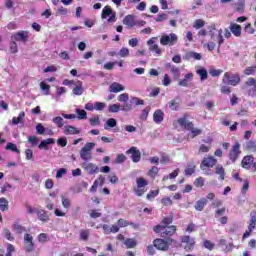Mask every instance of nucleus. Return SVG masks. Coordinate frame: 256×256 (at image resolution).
Listing matches in <instances>:
<instances>
[{"label":"nucleus","mask_w":256,"mask_h":256,"mask_svg":"<svg viewBox=\"0 0 256 256\" xmlns=\"http://www.w3.org/2000/svg\"><path fill=\"white\" fill-rule=\"evenodd\" d=\"M177 123L183 129H187V131H190V133L188 134L189 139H195V137L201 135L202 133L201 129L193 127V122H189V120H187V116L179 118L177 120Z\"/></svg>","instance_id":"obj_1"},{"label":"nucleus","mask_w":256,"mask_h":256,"mask_svg":"<svg viewBox=\"0 0 256 256\" xmlns=\"http://www.w3.org/2000/svg\"><path fill=\"white\" fill-rule=\"evenodd\" d=\"M93 149H95L94 142H87L80 150V158L82 161H91L93 159Z\"/></svg>","instance_id":"obj_2"},{"label":"nucleus","mask_w":256,"mask_h":256,"mask_svg":"<svg viewBox=\"0 0 256 256\" xmlns=\"http://www.w3.org/2000/svg\"><path fill=\"white\" fill-rule=\"evenodd\" d=\"M208 30H209V35H210L212 41H217V43L219 45H223V43H224L223 30L222 29L217 30L215 24H211L208 27Z\"/></svg>","instance_id":"obj_3"},{"label":"nucleus","mask_w":256,"mask_h":256,"mask_svg":"<svg viewBox=\"0 0 256 256\" xmlns=\"http://www.w3.org/2000/svg\"><path fill=\"white\" fill-rule=\"evenodd\" d=\"M178 41L179 37L175 33L162 34L160 37V44L163 46L173 47Z\"/></svg>","instance_id":"obj_4"},{"label":"nucleus","mask_w":256,"mask_h":256,"mask_svg":"<svg viewBox=\"0 0 256 256\" xmlns=\"http://www.w3.org/2000/svg\"><path fill=\"white\" fill-rule=\"evenodd\" d=\"M177 231L175 226L158 225L154 227L155 233H160L161 237H171Z\"/></svg>","instance_id":"obj_5"},{"label":"nucleus","mask_w":256,"mask_h":256,"mask_svg":"<svg viewBox=\"0 0 256 256\" xmlns=\"http://www.w3.org/2000/svg\"><path fill=\"white\" fill-rule=\"evenodd\" d=\"M241 81V77L239 76V74H229V72H226L224 74V78H223V83L225 85H232L233 87H235L236 85H239Z\"/></svg>","instance_id":"obj_6"},{"label":"nucleus","mask_w":256,"mask_h":256,"mask_svg":"<svg viewBox=\"0 0 256 256\" xmlns=\"http://www.w3.org/2000/svg\"><path fill=\"white\" fill-rule=\"evenodd\" d=\"M241 155V144L238 142L235 143V145L232 146V149L229 152V159L232 161V163H235L237 159H239V156Z\"/></svg>","instance_id":"obj_7"},{"label":"nucleus","mask_w":256,"mask_h":256,"mask_svg":"<svg viewBox=\"0 0 256 256\" xmlns=\"http://www.w3.org/2000/svg\"><path fill=\"white\" fill-rule=\"evenodd\" d=\"M171 243H173L172 239H168L167 241L164 239H156L154 240V247L159 251H167Z\"/></svg>","instance_id":"obj_8"},{"label":"nucleus","mask_w":256,"mask_h":256,"mask_svg":"<svg viewBox=\"0 0 256 256\" xmlns=\"http://www.w3.org/2000/svg\"><path fill=\"white\" fill-rule=\"evenodd\" d=\"M217 165V160L213 156H209L203 159L200 168L202 171H206V168L211 169Z\"/></svg>","instance_id":"obj_9"},{"label":"nucleus","mask_w":256,"mask_h":256,"mask_svg":"<svg viewBox=\"0 0 256 256\" xmlns=\"http://www.w3.org/2000/svg\"><path fill=\"white\" fill-rule=\"evenodd\" d=\"M81 167L84 169V171L89 173V175H95L99 173V166H97L95 163L84 162L82 163Z\"/></svg>","instance_id":"obj_10"},{"label":"nucleus","mask_w":256,"mask_h":256,"mask_svg":"<svg viewBox=\"0 0 256 256\" xmlns=\"http://www.w3.org/2000/svg\"><path fill=\"white\" fill-rule=\"evenodd\" d=\"M127 155H131L133 163H139L141 161V151L137 147L132 146L129 150L126 151Z\"/></svg>","instance_id":"obj_11"},{"label":"nucleus","mask_w":256,"mask_h":256,"mask_svg":"<svg viewBox=\"0 0 256 256\" xmlns=\"http://www.w3.org/2000/svg\"><path fill=\"white\" fill-rule=\"evenodd\" d=\"M27 39H29V32L27 31H18L11 36V40L15 42L27 41Z\"/></svg>","instance_id":"obj_12"},{"label":"nucleus","mask_w":256,"mask_h":256,"mask_svg":"<svg viewBox=\"0 0 256 256\" xmlns=\"http://www.w3.org/2000/svg\"><path fill=\"white\" fill-rule=\"evenodd\" d=\"M123 25H126L128 29H133V27H137V20H135V16L131 14L125 16L123 19Z\"/></svg>","instance_id":"obj_13"},{"label":"nucleus","mask_w":256,"mask_h":256,"mask_svg":"<svg viewBox=\"0 0 256 256\" xmlns=\"http://www.w3.org/2000/svg\"><path fill=\"white\" fill-rule=\"evenodd\" d=\"M24 247L28 252L33 251L35 244L33 243V236L31 234L24 235Z\"/></svg>","instance_id":"obj_14"},{"label":"nucleus","mask_w":256,"mask_h":256,"mask_svg":"<svg viewBox=\"0 0 256 256\" xmlns=\"http://www.w3.org/2000/svg\"><path fill=\"white\" fill-rule=\"evenodd\" d=\"M64 135H79L81 133V130L75 126L66 125L63 128Z\"/></svg>","instance_id":"obj_15"},{"label":"nucleus","mask_w":256,"mask_h":256,"mask_svg":"<svg viewBox=\"0 0 256 256\" xmlns=\"http://www.w3.org/2000/svg\"><path fill=\"white\" fill-rule=\"evenodd\" d=\"M182 243H186L184 247L186 251H192L193 247H195V239L189 236L182 237Z\"/></svg>","instance_id":"obj_16"},{"label":"nucleus","mask_w":256,"mask_h":256,"mask_svg":"<svg viewBox=\"0 0 256 256\" xmlns=\"http://www.w3.org/2000/svg\"><path fill=\"white\" fill-rule=\"evenodd\" d=\"M163 119H165V113L162 112L161 109L156 110L153 114L154 123L161 125V123H163Z\"/></svg>","instance_id":"obj_17"},{"label":"nucleus","mask_w":256,"mask_h":256,"mask_svg":"<svg viewBox=\"0 0 256 256\" xmlns=\"http://www.w3.org/2000/svg\"><path fill=\"white\" fill-rule=\"evenodd\" d=\"M193 81V73H188L184 76V79L180 80L178 85L180 87H189V83Z\"/></svg>","instance_id":"obj_18"},{"label":"nucleus","mask_w":256,"mask_h":256,"mask_svg":"<svg viewBox=\"0 0 256 256\" xmlns=\"http://www.w3.org/2000/svg\"><path fill=\"white\" fill-rule=\"evenodd\" d=\"M214 173L215 175H219V181H225V168L223 167V165H216Z\"/></svg>","instance_id":"obj_19"},{"label":"nucleus","mask_w":256,"mask_h":256,"mask_svg":"<svg viewBox=\"0 0 256 256\" xmlns=\"http://www.w3.org/2000/svg\"><path fill=\"white\" fill-rule=\"evenodd\" d=\"M55 143V139L53 138H48L40 142L38 145L39 149H44L45 151H49V145H53Z\"/></svg>","instance_id":"obj_20"},{"label":"nucleus","mask_w":256,"mask_h":256,"mask_svg":"<svg viewBox=\"0 0 256 256\" xmlns=\"http://www.w3.org/2000/svg\"><path fill=\"white\" fill-rule=\"evenodd\" d=\"M184 59H186V61H191V59H194V61H201L202 56L197 52H188L185 54Z\"/></svg>","instance_id":"obj_21"},{"label":"nucleus","mask_w":256,"mask_h":256,"mask_svg":"<svg viewBox=\"0 0 256 256\" xmlns=\"http://www.w3.org/2000/svg\"><path fill=\"white\" fill-rule=\"evenodd\" d=\"M109 89L110 93H120V91H125V86L121 85L120 83L113 82Z\"/></svg>","instance_id":"obj_22"},{"label":"nucleus","mask_w":256,"mask_h":256,"mask_svg":"<svg viewBox=\"0 0 256 256\" xmlns=\"http://www.w3.org/2000/svg\"><path fill=\"white\" fill-rule=\"evenodd\" d=\"M253 161H255V158L253 156L244 157L242 160L243 169H251V165L253 164Z\"/></svg>","instance_id":"obj_23"},{"label":"nucleus","mask_w":256,"mask_h":256,"mask_svg":"<svg viewBox=\"0 0 256 256\" xmlns=\"http://www.w3.org/2000/svg\"><path fill=\"white\" fill-rule=\"evenodd\" d=\"M166 67H167V69L170 70V73H172V75H173V77H174L175 79H179V76L181 75V71L179 70L178 67L173 66V65H171V64H169V63L166 64Z\"/></svg>","instance_id":"obj_24"},{"label":"nucleus","mask_w":256,"mask_h":256,"mask_svg":"<svg viewBox=\"0 0 256 256\" xmlns=\"http://www.w3.org/2000/svg\"><path fill=\"white\" fill-rule=\"evenodd\" d=\"M230 31L235 37H241V25L232 23L230 25Z\"/></svg>","instance_id":"obj_25"},{"label":"nucleus","mask_w":256,"mask_h":256,"mask_svg":"<svg viewBox=\"0 0 256 256\" xmlns=\"http://www.w3.org/2000/svg\"><path fill=\"white\" fill-rule=\"evenodd\" d=\"M75 87L73 88L72 92L74 95H83V82L77 81L75 84Z\"/></svg>","instance_id":"obj_26"},{"label":"nucleus","mask_w":256,"mask_h":256,"mask_svg":"<svg viewBox=\"0 0 256 256\" xmlns=\"http://www.w3.org/2000/svg\"><path fill=\"white\" fill-rule=\"evenodd\" d=\"M113 127H117V120L115 118H109L104 124V129L109 131V129H113Z\"/></svg>","instance_id":"obj_27"},{"label":"nucleus","mask_w":256,"mask_h":256,"mask_svg":"<svg viewBox=\"0 0 256 256\" xmlns=\"http://www.w3.org/2000/svg\"><path fill=\"white\" fill-rule=\"evenodd\" d=\"M206 205H207V198H202L196 202L194 207L196 211H203Z\"/></svg>","instance_id":"obj_28"},{"label":"nucleus","mask_w":256,"mask_h":256,"mask_svg":"<svg viewBox=\"0 0 256 256\" xmlns=\"http://www.w3.org/2000/svg\"><path fill=\"white\" fill-rule=\"evenodd\" d=\"M36 214L38 215L39 220L43 223L49 221V215H47L45 210H36Z\"/></svg>","instance_id":"obj_29"},{"label":"nucleus","mask_w":256,"mask_h":256,"mask_svg":"<svg viewBox=\"0 0 256 256\" xmlns=\"http://www.w3.org/2000/svg\"><path fill=\"white\" fill-rule=\"evenodd\" d=\"M256 227V212L250 213V223L248 225V230L253 231Z\"/></svg>","instance_id":"obj_30"},{"label":"nucleus","mask_w":256,"mask_h":256,"mask_svg":"<svg viewBox=\"0 0 256 256\" xmlns=\"http://www.w3.org/2000/svg\"><path fill=\"white\" fill-rule=\"evenodd\" d=\"M9 53L12 55L19 53V47L17 46V42L15 40H11L9 43Z\"/></svg>","instance_id":"obj_31"},{"label":"nucleus","mask_w":256,"mask_h":256,"mask_svg":"<svg viewBox=\"0 0 256 256\" xmlns=\"http://www.w3.org/2000/svg\"><path fill=\"white\" fill-rule=\"evenodd\" d=\"M23 119H25V112H20L18 117L12 118V125H19V123H23Z\"/></svg>","instance_id":"obj_32"},{"label":"nucleus","mask_w":256,"mask_h":256,"mask_svg":"<svg viewBox=\"0 0 256 256\" xmlns=\"http://www.w3.org/2000/svg\"><path fill=\"white\" fill-rule=\"evenodd\" d=\"M147 185H149V183L145 180V178L140 177V178L136 179V187H138L140 189H145L147 187Z\"/></svg>","instance_id":"obj_33"},{"label":"nucleus","mask_w":256,"mask_h":256,"mask_svg":"<svg viewBox=\"0 0 256 256\" xmlns=\"http://www.w3.org/2000/svg\"><path fill=\"white\" fill-rule=\"evenodd\" d=\"M113 14V10L111 9V6H105L102 10L101 17L102 19H107L109 15Z\"/></svg>","instance_id":"obj_34"},{"label":"nucleus","mask_w":256,"mask_h":256,"mask_svg":"<svg viewBox=\"0 0 256 256\" xmlns=\"http://www.w3.org/2000/svg\"><path fill=\"white\" fill-rule=\"evenodd\" d=\"M40 89L43 91L44 95H49V91H51V85L47 84L45 81L40 83Z\"/></svg>","instance_id":"obj_35"},{"label":"nucleus","mask_w":256,"mask_h":256,"mask_svg":"<svg viewBox=\"0 0 256 256\" xmlns=\"http://www.w3.org/2000/svg\"><path fill=\"white\" fill-rule=\"evenodd\" d=\"M65 93H67V89L65 87H57L55 100L59 101V99H61V95H65Z\"/></svg>","instance_id":"obj_36"},{"label":"nucleus","mask_w":256,"mask_h":256,"mask_svg":"<svg viewBox=\"0 0 256 256\" xmlns=\"http://www.w3.org/2000/svg\"><path fill=\"white\" fill-rule=\"evenodd\" d=\"M89 235H91V232L87 229L80 230V240L81 241H87L89 239Z\"/></svg>","instance_id":"obj_37"},{"label":"nucleus","mask_w":256,"mask_h":256,"mask_svg":"<svg viewBox=\"0 0 256 256\" xmlns=\"http://www.w3.org/2000/svg\"><path fill=\"white\" fill-rule=\"evenodd\" d=\"M75 113L78 116L77 119L79 120L87 119V111L77 108L75 110Z\"/></svg>","instance_id":"obj_38"},{"label":"nucleus","mask_w":256,"mask_h":256,"mask_svg":"<svg viewBox=\"0 0 256 256\" xmlns=\"http://www.w3.org/2000/svg\"><path fill=\"white\" fill-rule=\"evenodd\" d=\"M109 113H119L121 111V104H112L108 107Z\"/></svg>","instance_id":"obj_39"},{"label":"nucleus","mask_w":256,"mask_h":256,"mask_svg":"<svg viewBox=\"0 0 256 256\" xmlns=\"http://www.w3.org/2000/svg\"><path fill=\"white\" fill-rule=\"evenodd\" d=\"M197 75L200 76V80L201 81H205V79H207V70L205 68H200L198 70H196Z\"/></svg>","instance_id":"obj_40"},{"label":"nucleus","mask_w":256,"mask_h":256,"mask_svg":"<svg viewBox=\"0 0 256 256\" xmlns=\"http://www.w3.org/2000/svg\"><path fill=\"white\" fill-rule=\"evenodd\" d=\"M63 118L61 116H56L52 119V122L54 123V125H56L59 129H61V127H63L64 123H63Z\"/></svg>","instance_id":"obj_41"},{"label":"nucleus","mask_w":256,"mask_h":256,"mask_svg":"<svg viewBox=\"0 0 256 256\" xmlns=\"http://www.w3.org/2000/svg\"><path fill=\"white\" fill-rule=\"evenodd\" d=\"M89 123L92 127H97L101 125V120L99 119V116H93L92 118L89 119Z\"/></svg>","instance_id":"obj_42"},{"label":"nucleus","mask_w":256,"mask_h":256,"mask_svg":"<svg viewBox=\"0 0 256 256\" xmlns=\"http://www.w3.org/2000/svg\"><path fill=\"white\" fill-rule=\"evenodd\" d=\"M121 111H124L125 113H129L133 109V104L130 102H124L122 106H120Z\"/></svg>","instance_id":"obj_43"},{"label":"nucleus","mask_w":256,"mask_h":256,"mask_svg":"<svg viewBox=\"0 0 256 256\" xmlns=\"http://www.w3.org/2000/svg\"><path fill=\"white\" fill-rule=\"evenodd\" d=\"M7 209H9V201L5 198H0V210L7 211Z\"/></svg>","instance_id":"obj_44"},{"label":"nucleus","mask_w":256,"mask_h":256,"mask_svg":"<svg viewBox=\"0 0 256 256\" xmlns=\"http://www.w3.org/2000/svg\"><path fill=\"white\" fill-rule=\"evenodd\" d=\"M62 201V207L64 209H69L71 207V200L69 198H66L65 196H61Z\"/></svg>","instance_id":"obj_45"},{"label":"nucleus","mask_w":256,"mask_h":256,"mask_svg":"<svg viewBox=\"0 0 256 256\" xmlns=\"http://www.w3.org/2000/svg\"><path fill=\"white\" fill-rule=\"evenodd\" d=\"M124 245H126L128 249H133V247H136L137 242L131 238H128L125 240Z\"/></svg>","instance_id":"obj_46"},{"label":"nucleus","mask_w":256,"mask_h":256,"mask_svg":"<svg viewBox=\"0 0 256 256\" xmlns=\"http://www.w3.org/2000/svg\"><path fill=\"white\" fill-rule=\"evenodd\" d=\"M255 74H256V66H249L244 70V75H255Z\"/></svg>","instance_id":"obj_47"},{"label":"nucleus","mask_w":256,"mask_h":256,"mask_svg":"<svg viewBox=\"0 0 256 256\" xmlns=\"http://www.w3.org/2000/svg\"><path fill=\"white\" fill-rule=\"evenodd\" d=\"M28 143H31L32 147H35V145H39V138L37 136H29Z\"/></svg>","instance_id":"obj_48"},{"label":"nucleus","mask_w":256,"mask_h":256,"mask_svg":"<svg viewBox=\"0 0 256 256\" xmlns=\"http://www.w3.org/2000/svg\"><path fill=\"white\" fill-rule=\"evenodd\" d=\"M118 101L120 103H127L129 101V94L128 93H122L118 96Z\"/></svg>","instance_id":"obj_49"},{"label":"nucleus","mask_w":256,"mask_h":256,"mask_svg":"<svg viewBox=\"0 0 256 256\" xmlns=\"http://www.w3.org/2000/svg\"><path fill=\"white\" fill-rule=\"evenodd\" d=\"M105 107H107V104H105L103 102H95L94 103V109L96 111H103V109H105Z\"/></svg>","instance_id":"obj_50"},{"label":"nucleus","mask_w":256,"mask_h":256,"mask_svg":"<svg viewBox=\"0 0 256 256\" xmlns=\"http://www.w3.org/2000/svg\"><path fill=\"white\" fill-rule=\"evenodd\" d=\"M167 19H169V16L165 13H162V14H158L157 18L155 19V21L157 23H161L163 21H167Z\"/></svg>","instance_id":"obj_51"},{"label":"nucleus","mask_w":256,"mask_h":256,"mask_svg":"<svg viewBox=\"0 0 256 256\" xmlns=\"http://www.w3.org/2000/svg\"><path fill=\"white\" fill-rule=\"evenodd\" d=\"M246 148L249 149V151H256V143L253 140H250L249 142L246 143Z\"/></svg>","instance_id":"obj_52"},{"label":"nucleus","mask_w":256,"mask_h":256,"mask_svg":"<svg viewBox=\"0 0 256 256\" xmlns=\"http://www.w3.org/2000/svg\"><path fill=\"white\" fill-rule=\"evenodd\" d=\"M193 27L194 29H201V27H205V22L201 19H197L195 20Z\"/></svg>","instance_id":"obj_53"},{"label":"nucleus","mask_w":256,"mask_h":256,"mask_svg":"<svg viewBox=\"0 0 256 256\" xmlns=\"http://www.w3.org/2000/svg\"><path fill=\"white\" fill-rule=\"evenodd\" d=\"M161 203L165 207H169V206L173 205V200H171V198H169V197H165V198L161 199Z\"/></svg>","instance_id":"obj_54"},{"label":"nucleus","mask_w":256,"mask_h":256,"mask_svg":"<svg viewBox=\"0 0 256 256\" xmlns=\"http://www.w3.org/2000/svg\"><path fill=\"white\" fill-rule=\"evenodd\" d=\"M36 132L38 133V135H44L45 134V126H43L42 123H38L36 125Z\"/></svg>","instance_id":"obj_55"},{"label":"nucleus","mask_w":256,"mask_h":256,"mask_svg":"<svg viewBox=\"0 0 256 256\" xmlns=\"http://www.w3.org/2000/svg\"><path fill=\"white\" fill-rule=\"evenodd\" d=\"M169 108L171 111H177V109H179V102H177V100H172L169 102Z\"/></svg>","instance_id":"obj_56"},{"label":"nucleus","mask_w":256,"mask_h":256,"mask_svg":"<svg viewBox=\"0 0 256 256\" xmlns=\"http://www.w3.org/2000/svg\"><path fill=\"white\" fill-rule=\"evenodd\" d=\"M195 187H203L205 185V178L199 177L194 181Z\"/></svg>","instance_id":"obj_57"},{"label":"nucleus","mask_w":256,"mask_h":256,"mask_svg":"<svg viewBox=\"0 0 256 256\" xmlns=\"http://www.w3.org/2000/svg\"><path fill=\"white\" fill-rule=\"evenodd\" d=\"M119 57H129V48L123 47L118 53Z\"/></svg>","instance_id":"obj_58"},{"label":"nucleus","mask_w":256,"mask_h":256,"mask_svg":"<svg viewBox=\"0 0 256 256\" xmlns=\"http://www.w3.org/2000/svg\"><path fill=\"white\" fill-rule=\"evenodd\" d=\"M131 103H132V105H136L137 106V105H144L145 101H143L142 99L137 98V97H132Z\"/></svg>","instance_id":"obj_59"},{"label":"nucleus","mask_w":256,"mask_h":256,"mask_svg":"<svg viewBox=\"0 0 256 256\" xmlns=\"http://www.w3.org/2000/svg\"><path fill=\"white\" fill-rule=\"evenodd\" d=\"M221 73H223V70H219V69H210L209 70V74L211 75V77H219V75H221Z\"/></svg>","instance_id":"obj_60"},{"label":"nucleus","mask_w":256,"mask_h":256,"mask_svg":"<svg viewBox=\"0 0 256 256\" xmlns=\"http://www.w3.org/2000/svg\"><path fill=\"white\" fill-rule=\"evenodd\" d=\"M13 229L16 233H23L25 231V227L21 226L20 224L15 223L13 225Z\"/></svg>","instance_id":"obj_61"},{"label":"nucleus","mask_w":256,"mask_h":256,"mask_svg":"<svg viewBox=\"0 0 256 256\" xmlns=\"http://www.w3.org/2000/svg\"><path fill=\"white\" fill-rule=\"evenodd\" d=\"M157 195H159V190H152L147 194V199H149V200L155 199V197H157Z\"/></svg>","instance_id":"obj_62"},{"label":"nucleus","mask_w":256,"mask_h":256,"mask_svg":"<svg viewBox=\"0 0 256 256\" xmlns=\"http://www.w3.org/2000/svg\"><path fill=\"white\" fill-rule=\"evenodd\" d=\"M157 173H159V168L156 167V166H153V167L149 170L148 175H149L150 177H155V176L157 175Z\"/></svg>","instance_id":"obj_63"},{"label":"nucleus","mask_w":256,"mask_h":256,"mask_svg":"<svg viewBox=\"0 0 256 256\" xmlns=\"http://www.w3.org/2000/svg\"><path fill=\"white\" fill-rule=\"evenodd\" d=\"M150 51H153L157 55H161V50L159 49V45L153 44L152 46H149Z\"/></svg>","instance_id":"obj_64"}]
</instances>
